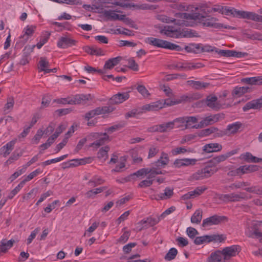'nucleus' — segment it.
I'll use <instances>...</instances> for the list:
<instances>
[{"label": "nucleus", "mask_w": 262, "mask_h": 262, "mask_svg": "<svg viewBox=\"0 0 262 262\" xmlns=\"http://www.w3.org/2000/svg\"><path fill=\"white\" fill-rule=\"evenodd\" d=\"M92 140H95L89 145V147L97 149L108 141L109 136L106 133H92L90 135Z\"/></svg>", "instance_id": "f257e3e1"}, {"label": "nucleus", "mask_w": 262, "mask_h": 262, "mask_svg": "<svg viewBox=\"0 0 262 262\" xmlns=\"http://www.w3.org/2000/svg\"><path fill=\"white\" fill-rule=\"evenodd\" d=\"M226 238V236L223 234H211L206 235L195 237L194 240V243L199 245L204 244L205 243L222 242Z\"/></svg>", "instance_id": "f03ea898"}, {"label": "nucleus", "mask_w": 262, "mask_h": 262, "mask_svg": "<svg viewBox=\"0 0 262 262\" xmlns=\"http://www.w3.org/2000/svg\"><path fill=\"white\" fill-rule=\"evenodd\" d=\"M251 198V196H248L245 192H241L238 193H232L230 194H221L218 195L219 199L224 202H239L242 200H247Z\"/></svg>", "instance_id": "7ed1b4c3"}, {"label": "nucleus", "mask_w": 262, "mask_h": 262, "mask_svg": "<svg viewBox=\"0 0 262 262\" xmlns=\"http://www.w3.org/2000/svg\"><path fill=\"white\" fill-rule=\"evenodd\" d=\"M216 171V169L214 170L212 166L208 165L198 170L192 174V177L195 180H202L211 177Z\"/></svg>", "instance_id": "20e7f679"}, {"label": "nucleus", "mask_w": 262, "mask_h": 262, "mask_svg": "<svg viewBox=\"0 0 262 262\" xmlns=\"http://www.w3.org/2000/svg\"><path fill=\"white\" fill-rule=\"evenodd\" d=\"M228 221V218L225 216L214 215L204 219L202 226L203 227L221 224Z\"/></svg>", "instance_id": "39448f33"}, {"label": "nucleus", "mask_w": 262, "mask_h": 262, "mask_svg": "<svg viewBox=\"0 0 262 262\" xmlns=\"http://www.w3.org/2000/svg\"><path fill=\"white\" fill-rule=\"evenodd\" d=\"M224 118V115L221 114H217L214 115H210L202 119L198 123V127L200 128H203L209 125H212L220 120Z\"/></svg>", "instance_id": "423d86ee"}, {"label": "nucleus", "mask_w": 262, "mask_h": 262, "mask_svg": "<svg viewBox=\"0 0 262 262\" xmlns=\"http://www.w3.org/2000/svg\"><path fill=\"white\" fill-rule=\"evenodd\" d=\"M240 250V247L238 245H232L223 248L221 251L223 255L224 261L229 260L232 257L235 256Z\"/></svg>", "instance_id": "0eeeda50"}, {"label": "nucleus", "mask_w": 262, "mask_h": 262, "mask_svg": "<svg viewBox=\"0 0 262 262\" xmlns=\"http://www.w3.org/2000/svg\"><path fill=\"white\" fill-rule=\"evenodd\" d=\"M206 106L210 108L219 111L222 108V105L217 101V97L214 95H210L202 101Z\"/></svg>", "instance_id": "6e6552de"}, {"label": "nucleus", "mask_w": 262, "mask_h": 262, "mask_svg": "<svg viewBox=\"0 0 262 262\" xmlns=\"http://www.w3.org/2000/svg\"><path fill=\"white\" fill-rule=\"evenodd\" d=\"M217 19L215 17H208V18H206L205 17V18H202L201 22L203 24V26H206V27H213L215 28H224L228 29H233V28H232L231 26H224L222 24L216 23V21H217Z\"/></svg>", "instance_id": "1a4fd4ad"}, {"label": "nucleus", "mask_w": 262, "mask_h": 262, "mask_svg": "<svg viewBox=\"0 0 262 262\" xmlns=\"http://www.w3.org/2000/svg\"><path fill=\"white\" fill-rule=\"evenodd\" d=\"M172 26H165L161 29L160 33L172 38H181V29H172Z\"/></svg>", "instance_id": "9d476101"}, {"label": "nucleus", "mask_w": 262, "mask_h": 262, "mask_svg": "<svg viewBox=\"0 0 262 262\" xmlns=\"http://www.w3.org/2000/svg\"><path fill=\"white\" fill-rule=\"evenodd\" d=\"M129 97V95L128 92H124L122 93H119L114 95L110 99L109 103L111 104L121 103L128 99Z\"/></svg>", "instance_id": "9b49d317"}, {"label": "nucleus", "mask_w": 262, "mask_h": 262, "mask_svg": "<svg viewBox=\"0 0 262 262\" xmlns=\"http://www.w3.org/2000/svg\"><path fill=\"white\" fill-rule=\"evenodd\" d=\"M77 41L67 36H62L57 42V46L60 48H67L76 45Z\"/></svg>", "instance_id": "f8f14e48"}, {"label": "nucleus", "mask_w": 262, "mask_h": 262, "mask_svg": "<svg viewBox=\"0 0 262 262\" xmlns=\"http://www.w3.org/2000/svg\"><path fill=\"white\" fill-rule=\"evenodd\" d=\"M162 219L160 216L157 218H147L146 220H142L138 223L141 228L139 230H141L143 228H147L148 227H152L158 224L160 220Z\"/></svg>", "instance_id": "ddd939ff"}, {"label": "nucleus", "mask_w": 262, "mask_h": 262, "mask_svg": "<svg viewBox=\"0 0 262 262\" xmlns=\"http://www.w3.org/2000/svg\"><path fill=\"white\" fill-rule=\"evenodd\" d=\"M184 118L185 121V128H186V129L200 128V127H198V124H195L198 122V120L200 118L199 116H185Z\"/></svg>", "instance_id": "4468645a"}, {"label": "nucleus", "mask_w": 262, "mask_h": 262, "mask_svg": "<svg viewBox=\"0 0 262 262\" xmlns=\"http://www.w3.org/2000/svg\"><path fill=\"white\" fill-rule=\"evenodd\" d=\"M262 106V98L253 100L247 103L243 107L244 112H246L250 109H259Z\"/></svg>", "instance_id": "2eb2a0df"}, {"label": "nucleus", "mask_w": 262, "mask_h": 262, "mask_svg": "<svg viewBox=\"0 0 262 262\" xmlns=\"http://www.w3.org/2000/svg\"><path fill=\"white\" fill-rule=\"evenodd\" d=\"M166 40L156 38L154 37H148L146 39L145 42L150 45L158 47L165 49L166 43Z\"/></svg>", "instance_id": "dca6fc26"}, {"label": "nucleus", "mask_w": 262, "mask_h": 262, "mask_svg": "<svg viewBox=\"0 0 262 262\" xmlns=\"http://www.w3.org/2000/svg\"><path fill=\"white\" fill-rule=\"evenodd\" d=\"M222 149V145L217 143H211L205 145L203 150L207 153L220 151Z\"/></svg>", "instance_id": "f3484780"}, {"label": "nucleus", "mask_w": 262, "mask_h": 262, "mask_svg": "<svg viewBox=\"0 0 262 262\" xmlns=\"http://www.w3.org/2000/svg\"><path fill=\"white\" fill-rule=\"evenodd\" d=\"M36 29V27L34 25H28L24 29V34L20 36V38H23L24 40V43L28 40L30 37L32 36Z\"/></svg>", "instance_id": "a211bd4d"}, {"label": "nucleus", "mask_w": 262, "mask_h": 262, "mask_svg": "<svg viewBox=\"0 0 262 262\" xmlns=\"http://www.w3.org/2000/svg\"><path fill=\"white\" fill-rule=\"evenodd\" d=\"M207 262H225L221 250L212 253L207 259Z\"/></svg>", "instance_id": "6ab92c4d"}, {"label": "nucleus", "mask_w": 262, "mask_h": 262, "mask_svg": "<svg viewBox=\"0 0 262 262\" xmlns=\"http://www.w3.org/2000/svg\"><path fill=\"white\" fill-rule=\"evenodd\" d=\"M85 51L92 55L102 56L104 55V51L96 46H87L85 48Z\"/></svg>", "instance_id": "aec40b11"}, {"label": "nucleus", "mask_w": 262, "mask_h": 262, "mask_svg": "<svg viewBox=\"0 0 262 262\" xmlns=\"http://www.w3.org/2000/svg\"><path fill=\"white\" fill-rule=\"evenodd\" d=\"M187 84L195 90L204 89L209 85V83L201 82L200 81L188 80Z\"/></svg>", "instance_id": "412c9836"}, {"label": "nucleus", "mask_w": 262, "mask_h": 262, "mask_svg": "<svg viewBox=\"0 0 262 262\" xmlns=\"http://www.w3.org/2000/svg\"><path fill=\"white\" fill-rule=\"evenodd\" d=\"M241 81L250 85H261L262 84V76L244 78L241 79Z\"/></svg>", "instance_id": "4be33fe9"}, {"label": "nucleus", "mask_w": 262, "mask_h": 262, "mask_svg": "<svg viewBox=\"0 0 262 262\" xmlns=\"http://www.w3.org/2000/svg\"><path fill=\"white\" fill-rule=\"evenodd\" d=\"M240 158L247 162L259 163L262 162V159L253 156L250 152H247L242 154Z\"/></svg>", "instance_id": "5701e85b"}, {"label": "nucleus", "mask_w": 262, "mask_h": 262, "mask_svg": "<svg viewBox=\"0 0 262 262\" xmlns=\"http://www.w3.org/2000/svg\"><path fill=\"white\" fill-rule=\"evenodd\" d=\"M15 143V141L12 140L1 147L0 150L4 157H7L11 153L14 148Z\"/></svg>", "instance_id": "b1692460"}, {"label": "nucleus", "mask_w": 262, "mask_h": 262, "mask_svg": "<svg viewBox=\"0 0 262 262\" xmlns=\"http://www.w3.org/2000/svg\"><path fill=\"white\" fill-rule=\"evenodd\" d=\"M122 57L118 56L115 58H111L107 60L104 66V70H111L115 66L118 64L122 59Z\"/></svg>", "instance_id": "393cba45"}, {"label": "nucleus", "mask_w": 262, "mask_h": 262, "mask_svg": "<svg viewBox=\"0 0 262 262\" xmlns=\"http://www.w3.org/2000/svg\"><path fill=\"white\" fill-rule=\"evenodd\" d=\"M169 161L168 155L165 152H162L160 158L155 162V165L157 167H162L166 165L168 163Z\"/></svg>", "instance_id": "a878e982"}, {"label": "nucleus", "mask_w": 262, "mask_h": 262, "mask_svg": "<svg viewBox=\"0 0 262 262\" xmlns=\"http://www.w3.org/2000/svg\"><path fill=\"white\" fill-rule=\"evenodd\" d=\"M199 37L200 35L198 34V32L194 30L186 29H182L181 30V37H186V38H191V37Z\"/></svg>", "instance_id": "bb28decb"}, {"label": "nucleus", "mask_w": 262, "mask_h": 262, "mask_svg": "<svg viewBox=\"0 0 262 262\" xmlns=\"http://www.w3.org/2000/svg\"><path fill=\"white\" fill-rule=\"evenodd\" d=\"M252 91L251 86H246L238 87L236 86L234 89L233 94L237 96H241L246 93L250 92Z\"/></svg>", "instance_id": "cd10ccee"}, {"label": "nucleus", "mask_w": 262, "mask_h": 262, "mask_svg": "<svg viewBox=\"0 0 262 262\" xmlns=\"http://www.w3.org/2000/svg\"><path fill=\"white\" fill-rule=\"evenodd\" d=\"M14 243V240L10 239L6 242V239H3L1 242L0 252L6 253L7 250L11 248Z\"/></svg>", "instance_id": "c85d7f7f"}, {"label": "nucleus", "mask_w": 262, "mask_h": 262, "mask_svg": "<svg viewBox=\"0 0 262 262\" xmlns=\"http://www.w3.org/2000/svg\"><path fill=\"white\" fill-rule=\"evenodd\" d=\"M203 211L201 209H197L191 216L190 221L192 224H199L202 219Z\"/></svg>", "instance_id": "c756f323"}, {"label": "nucleus", "mask_w": 262, "mask_h": 262, "mask_svg": "<svg viewBox=\"0 0 262 262\" xmlns=\"http://www.w3.org/2000/svg\"><path fill=\"white\" fill-rule=\"evenodd\" d=\"M188 97L186 95L182 96L180 99H177L176 100L173 101L170 99H167L164 100L163 104L164 106L165 105L166 106H171L175 104H179L182 103L183 101H185L187 99Z\"/></svg>", "instance_id": "7c9ffc66"}, {"label": "nucleus", "mask_w": 262, "mask_h": 262, "mask_svg": "<svg viewBox=\"0 0 262 262\" xmlns=\"http://www.w3.org/2000/svg\"><path fill=\"white\" fill-rule=\"evenodd\" d=\"M158 19L165 23L169 24L173 23L176 25L180 26L181 25V23L179 20L177 21L176 19L168 17L165 15H159L158 16Z\"/></svg>", "instance_id": "2f4dec72"}, {"label": "nucleus", "mask_w": 262, "mask_h": 262, "mask_svg": "<svg viewBox=\"0 0 262 262\" xmlns=\"http://www.w3.org/2000/svg\"><path fill=\"white\" fill-rule=\"evenodd\" d=\"M114 108L112 106H102V107H98L94 109V111L96 114V116L99 115H104L107 113H110L114 111Z\"/></svg>", "instance_id": "473e14b6"}, {"label": "nucleus", "mask_w": 262, "mask_h": 262, "mask_svg": "<svg viewBox=\"0 0 262 262\" xmlns=\"http://www.w3.org/2000/svg\"><path fill=\"white\" fill-rule=\"evenodd\" d=\"M241 126L242 123L239 122H236L228 125L226 129V134H233L236 133L241 128Z\"/></svg>", "instance_id": "72a5a7b5"}, {"label": "nucleus", "mask_w": 262, "mask_h": 262, "mask_svg": "<svg viewBox=\"0 0 262 262\" xmlns=\"http://www.w3.org/2000/svg\"><path fill=\"white\" fill-rule=\"evenodd\" d=\"M173 123L174 127L182 130L186 129L184 117L176 118L173 120Z\"/></svg>", "instance_id": "f704fd0d"}, {"label": "nucleus", "mask_w": 262, "mask_h": 262, "mask_svg": "<svg viewBox=\"0 0 262 262\" xmlns=\"http://www.w3.org/2000/svg\"><path fill=\"white\" fill-rule=\"evenodd\" d=\"M23 151H20V152H17V150L14 151L11 157L5 162V165L8 166L14 161L17 160L23 155Z\"/></svg>", "instance_id": "c9c22d12"}, {"label": "nucleus", "mask_w": 262, "mask_h": 262, "mask_svg": "<svg viewBox=\"0 0 262 262\" xmlns=\"http://www.w3.org/2000/svg\"><path fill=\"white\" fill-rule=\"evenodd\" d=\"M173 194V189L170 187H166L163 193L158 194V197L161 200H166L169 199Z\"/></svg>", "instance_id": "e433bc0d"}, {"label": "nucleus", "mask_w": 262, "mask_h": 262, "mask_svg": "<svg viewBox=\"0 0 262 262\" xmlns=\"http://www.w3.org/2000/svg\"><path fill=\"white\" fill-rule=\"evenodd\" d=\"M172 69H177L179 71H189L190 66L187 62H179L171 66Z\"/></svg>", "instance_id": "4c0bfd02"}, {"label": "nucleus", "mask_w": 262, "mask_h": 262, "mask_svg": "<svg viewBox=\"0 0 262 262\" xmlns=\"http://www.w3.org/2000/svg\"><path fill=\"white\" fill-rule=\"evenodd\" d=\"M245 18L262 23V16L254 12L246 11Z\"/></svg>", "instance_id": "58836bf2"}, {"label": "nucleus", "mask_w": 262, "mask_h": 262, "mask_svg": "<svg viewBox=\"0 0 262 262\" xmlns=\"http://www.w3.org/2000/svg\"><path fill=\"white\" fill-rule=\"evenodd\" d=\"M104 181L100 177L95 176L93 177L88 183L91 187H94L104 183Z\"/></svg>", "instance_id": "ea45409f"}, {"label": "nucleus", "mask_w": 262, "mask_h": 262, "mask_svg": "<svg viewBox=\"0 0 262 262\" xmlns=\"http://www.w3.org/2000/svg\"><path fill=\"white\" fill-rule=\"evenodd\" d=\"M105 189V187H104L97 188L87 191L85 193V195L88 199H93L94 198L95 195L101 193Z\"/></svg>", "instance_id": "a19ab883"}, {"label": "nucleus", "mask_w": 262, "mask_h": 262, "mask_svg": "<svg viewBox=\"0 0 262 262\" xmlns=\"http://www.w3.org/2000/svg\"><path fill=\"white\" fill-rule=\"evenodd\" d=\"M49 67V62L47 61L45 57H41L38 62V70L39 71H43L45 73V71L48 69Z\"/></svg>", "instance_id": "79ce46f5"}, {"label": "nucleus", "mask_w": 262, "mask_h": 262, "mask_svg": "<svg viewBox=\"0 0 262 262\" xmlns=\"http://www.w3.org/2000/svg\"><path fill=\"white\" fill-rule=\"evenodd\" d=\"M109 150L110 147L108 146L102 147L98 152V158L105 161L108 158L107 153Z\"/></svg>", "instance_id": "37998d69"}, {"label": "nucleus", "mask_w": 262, "mask_h": 262, "mask_svg": "<svg viewBox=\"0 0 262 262\" xmlns=\"http://www.w3.org/2000/svg\"><path fill=\"white\" fill-rule=\"evenodd\" d=\"M148 172V168H143L138 170L136 172H134V173L130 174V176L126 178L125 180L127 182L129 181L130 178L134 176H136L137 177L142 176L147 174Z\"/></svg>", "instance_id": "c03bdc74"}, {"label": "nucleus", "mask_w": 262, "mask_h": 262, "mask_svg": "<svg viewBox=\"0 0 262 262\" xmlns=\"http://www.w3.org/2000/svg\"><path fill=\"white\" fill-rule=\"evenodd\" d=\"M227 158H228L225 154L213 158L210 160V162L213 165L215 166L218 164L219 163L225 161Z\"/></svg>", "instance_id": "a18cd8bd"}, {"label": "nucleus", "mask_w": 262, "mask_h": 262, "mask_svg": "<svg viewBox=\"0 0 262 262\" xmlns=\"http://www.w3.org/2000/svg\"><path fill=\"white\" fill-rule=\"evenodd\" d=\"M177 253V250L174 248H171L165 255L164 259L168 261L172 260L176 257Z\"/></svg>", "instance_id": "49530a36"}, {"label": "nucleus", "mask_w": 262, "mask_h": 262, "mask_svg": "<svg viewBox=\"0 0 262 262\" xmlns=\"http://www.w3.org/2000/svg\"><path fill=\"white\" fill-rule=\"evenodd\" d=\"M218 128L215 127H211L210 128H206L201 130L199 136L200 137L207 136L213 133L218 130Z\"/></svg>", "instance_id": "de8ad7c7"}, {"label": "nucleus", "mask_w": 262, "mask_h": 262, "mask_svg": "<svg viewBox=\"0 0 262 262\" xmlns=\"http://www.w3.org/2000/svg\"><path fill=\"white\" fill-rule=\"evenodd\" d=\"M90 96L89 95L78 94L75 95L74 97L76 104H78L88 100Z\"/></svg>", "instance_id": "09e8293b"}, {"label": "nucleus", "mask_w": 262, "mask_h": 262, "mask_svg": "<svg viewBox=\"0 0 262 262\" xmlns=\"http://www.w3.org/2000/svg\"><path fill=\"white\" fill-rule=\"evenodd\" d=\"M249 237H256L259 238L260 242L262 243V232H260L258 229H254L252 231H249L247 233Z\"/></svg>", "instance_id": "8fccbe9b"}, {"label": "nucleus", "mask_w": 262, "mask_h": 262, "mask_svg": "<svg viewBox=\"0 0 262 262\" xmlns=\"http://www.w3.org/2000/svg\"><path fill=\"white\" fill-rule=\"evenodd\" d=\"M104 15L105 17H110L113 20L122 19V18L119 17L118 14H116L112 10L104 11Z\"/></svg>", "instance_id": "3c124183"}, {"label": "nucleus", "mask_w": 262, "mask_h": 262, "mask_svg": "<svg viewBox=\"0 0 262 262\" xmlns=\"http://www.w3.org/2000/svg\"><path fill=\"white\" fill-rule=\"evenodd\" d=\"M149 172L147 173L148 176L147 177L148 179H151L155 177L156 175L162 174V172L159 169L153 168H148Z\"/></svg>", "instance_id": "603ef678"}, {"label": "nucleus", "mask_w": 262, "mask_h": 262, "mask_svg": "<svg viewBox=\"0 0 262 262\" xmlns=\"http://www.w3.org/2000/svg\"><path fill=\"white\" fill-rule=\"evenodd\" d=\"M246 35L249 39L262 41V34L259 32H254L251 34L247 33Z\"/></svg>", "instance_id": "864d4df0"}, {"label": "nucleus", "mask_w": 262, "mask_h": 262, "mask_svg": "<svg viewBox=\"0 0 262 262\" xmlns=\"http://www.w3.org/2000/svg\"><path fill=\"white\" fill-rule=\"evenodd\" d=\"M172 8L181 11H187L189 7L185 3L176 4L171 6Z\"/></svg>", "instance_id": "5fc2aeb1"}, {"label": "nucleus", "mask_w": 262, "mask_h": 262, "mask_svg": "<svg viewBox=\"0 0 262 262\" xmlns=\"http://www.w3.org/2000/svg\"><path fill=\"white\" fill-rule=\"evenodd\" d=\"M215 52L218 53L222 56L224 57H233V50H215Z\"/></svg>", "instance_id": "6e6d98bb"}, {"label": "nucleus", "mask_w": 262, "mask_h": 262, "mask_svg": "<svg viewBox=\"0 0 262 262\" xmlns=\"http://www.w3.org/2000/svg\"><path fill=\"white\" fill-rule=\"evenodd\" d=\"M137 90L144 97H147L150 95L148 90L143 85H139L137 88Z\"/></svg>", "instance_id": "4d7b16f0"}, {"label": "nucleus", "mask_w": 262, "mask_h": 262, "mask_svg": "<svg viewBox=\"0 0 262 262\" xmlns=\"http://www.w3.org/2000/svg\"><path fill=\"white\" fill-rule=\"evenodd\" d=\"M128 67L134 71H138L139 70V66L135 60L133 58H129L128 59Z\"/></svg>", "instance_id": "13d9d810"}, {"label": "nucleus", "mask_w": 262, "mask_h": 262, "mask_svg": "<svg viewBox=\"0 0 262 262\" xmlns=\"http://www.w3.org/2000/svg\"><path fill=\"white\" fill-rule=\"evenodd\" d=\"M246 11L237 10L233 8L232 15L233 17H238L240 18H245Z\"/></svg>", "instance_id": "bf43d9fd"}, {"label": "nucleus", "mask_w": 262, "mask_h": 262, "mask_svg": "<svg viewBox=\"0 0 262 262\" xmlns=\"http://www.w3.org/2000/svg\"><path fill=\"white\" fill-rule=\"evenodd\" d=\"M165 49L175 50L177 51H181L183 50V48H182L180 46L174 44L168 41H167Z\"/></svg>", "instance_id": "052dcab7"}, {"label": "nucleus", "mask_w": 262, "mask_h": 262, "mask_svg": "<svg viewBox=\"0 0 262 262\" xmlns=\"http://www.w3.org/2000/svg\"><path fill=\"white\" fill-rule=\"evenodd\" d=\"M130 154L132 156V158L133 160L134 164H139L142 162V158L141 157H138L136 156V151L134 149H132L129 151Z\"/></svg>", "instance_id": "680f3d73"}, {"label": "nucleus", "mask_w": 262, "mask_h": 262, "mask_svg": "<svg viewBox=\"0 0 262 262\" xmlns=\"http://www.w3.org/2000/svg\"><path fill=\"white\" fill-rule=\"evenodd\" d=\"M186 232L188 236L191 238H193L196 235L199 234V232L195 228L191 227L187 228Z\"/></svg>", "instance_id": "e2e57ef3"}, {"label": "nucleus", "mask_w": 262, "mask_h": 262, "mask_svg": "<svg viewBox=\"0 0 262 262\" xmlns=\"http://www.w3.org/2000/svg\"><path fill=\"white\" fill-rule=\"evenodd\" d=\"M207 188L205 187H198L193 191H191V193L192 194L193 197L194 198L201 194Z\"/></svg>", "instance_id": "0e129e2a"}, {"label": "nucleus", "mask_w": 262, "mask_h": 262, "mask_svg": "<svg viewBox=\"0 0 262 262\" xmlns=\"http://www.w3.org/2000/svg\"><path fill=\"white\" fill-rule=\"evenodd\" d=\"M159 151V149L158 147H155L154 146H151L148 151V158H151L155 156L157 154H158Z\"/></svg>", "instance_id": "69168bd1"}, {"label": "nucleus", "mask_w": 262, "mask_h": 262, "mask_svg": "<svg viewBox=\"0 0 262 262\" xmlns=\"http://www.w3.org/2000/svg\"><path fill=\"white\" fill-rule=\"evenodd\" d=\"M154 180L147 179L142 181L139 184V187L144 188L151 186L153 183Z\"/></svg>", "instance_id": "338daca9"}, {"label": "nucleus", "mask_w": 262, "mask_h": 262, "mask_svg": "<svg viewBox=\"0 0 262 262\" xmlns=\"http://www.w3.org/2000/svg\"><path fill=\"white\" fill-rule=\"evenodd\" d=\"M69 137H65L61 142L58 144L55 149V151L56 153L58 152L67 143Z\"/></svg>", "instance_id": "774afa93"}]
</instances>
